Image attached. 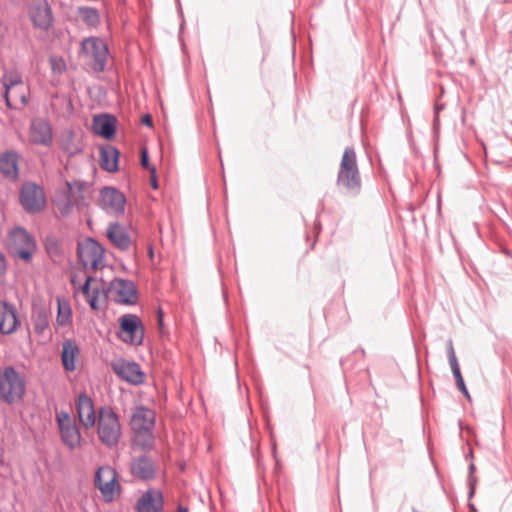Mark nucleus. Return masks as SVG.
Wrapping results in <instances>:
<instances>
[{
  "mask_svg": "<svg viewBox=\"0 0 512 512\" xmlns=\"http://www.w3.org/2000/svg\"><path fill=\"white\" fill-rule=\"evenodd\" d=\"M97 436L99 441L107 446L114 447L118 444L122 428L118 415L109 406L98 408Z\"/></svg>",
  "mask_w": 512,
  "mask_h": 512,
  "instance_id": "obj_1",
  "label": "nucleus"
},
{
  "mask_svg": "<svg viewBox=\"0 0 512 512\" xmlns=\"http://www.w3.org/2000/svg\"><path fill=\"white\" fill-rule=\"evenodd\" d=\"M26 390V382L22 374L12 366L0 370V399L7 404L20 401Z\"/></svg>",
  "mask_w": 512,
  "mask_h": 512,
  "instance_id": "obj_2",
  "label": "nucleus"
},
{
  "mask_svg": "<svg viewBox=\"0 0 512 512\" xmlns=\"http://www.w3.org/2000/svg\"><path fill=\"white\" fill-rule=\"evenodd\" d=\"M337 185L352 192H358L360 190L361 177L356 153L352 147H347L342 155L337 175Z\"/></svg>",
  "mask_w": 512,
  "mask_h": 512,
  "instance_id": "obj_3",
  "label": "nucleus"
},
{
  "mask_svg": "<svg viewBox=\"0 0 512 512\" xmlns=\"http://www.w3.org/2000/svg\"><path fill=\"white\" fill-rule=\"evenodd\" d=\"M4 87V98L9 108L19 109L27 102L28 86L23 82L17 71H6L1 79Z\"/></svg>",
  "mask_w": 512,
  "mask_h": 512,
  "instance_id": "obj_4",
  "label": "nucleus"
},
{
  "mask_svg": "<svg viewBox=\"0 0 512 512\" xmlns=\"http://www.w3.org/2000/svg\"><path fill=\"white\" fill-rule=\"evenodd\" d=\"M81 56L94 72H103L106 68L109 50L107 44L98 37H88L81 42Z\"/></svg>",
  "mask_w": 512,
  "mask_h": 512,
  "instance_id": "obj_5",
  "label": "nucleus"
},
{
  "mask_svg": "<svg viewBox=\"0 0 512 512\" xmlns=\"http://www.w3.org/2000/svg\"><path fill=\"white\" fill-rule=\"evenodd\" d=\"M9 249L13 256L28 263L31 261L33 253L36 250V242L23 228H15L9 233Z\"/></svg>",
  "mask_w": 512,
  "mask_h": 512,
  "instance_id": "obj_6",
  "label": "nucleus"
},
{
  "mask_svg": "<svg viewBox=\"0 0 512 512\" xmlns=\"http://www.w3.org/2000/svg\"><path fill=\"white\" fill-rule=\"evenodd\" d=\"M78 257L85 269L96 271L104 267V248L95 240L88 238L78 244Z\"/></svg>",
  "mask_w": 512,
  "mask_h": 512,
  "instance_id": "obj_7",
  "label": "nucleus"
},
{
  "mask_svg": "<svg viewBox=\"0 0 512 512\" xmlns=\"http://www.w3.org/2000/svg\"><path fill=\"white\" fill-rule=\"evenodd\" d=\"M95 486L106 502L113 501L120 492L116 470L110 466L99 467L95 474Z\"/></svg>",
  "mask_w": 512,
  "mask_h": 512,
  "instance_id": "obj_8",
  "label": "nucleus"
},
{
  "mask_svg": "<svg viewBox=\"0 0 512 512\" xmlns=\"http://www.w3.org/2000/svg\"><path fill=\"white\" fill-rule=\"evenodd\" d=\"M56 420L62 442L71 450L78 448L81 443V434L76 422L70 417L69 413L65 411L59 412Z\"/></svg>",
  "mask_w": 512,
  "mask_h": 512,
  "instance_id": "obj_9",
  "label": "nucleus"
},
{
  "mask_svg": "<svg viewBox=\"0 0 512 512\" xmlns=\"http://www.w3.org/2000/svg\"><path fill=\"white\" fill-rule=\"evenodd\" d=\"M122 341L132 344L140 345L144 338V328L140 319L133 314H126L120 318Z\"/></svg>",
  "mask_w": 512,
  "mask_h": 512,
  "instance_id": "obj_10",
  "label": "nucleus"
},
{
  "mask_svg": "<svg viewBox=\"0 0 512 512\" xmlns=\"http://www.w3.org/2000/svg\"><path fill=\"white\" fill-rule=\"evenodd\" d=\"M81 292L93 310H99L100 303L105 302L107 298H110L108 288H105V284L91 276L86 278L83 286L81 287Z\"/></svg>",
  "mask_w": 512,
  "mask_h": 512,
  "instance_id": "obj_11",
  "label": "nucleus"
},
{
  "mask_svg": "<svg viewBox=\"0 0 512 512\" xmlns=\"http://www.w3.org/2000/svg\"><path fill=\"white\" fill-rule=\"evenodd\" d=\"M108 294L111 299L120 304H134L137 300V292L134 284L129 280L114 279L108 286Z\"/></svg>",
  "mask_w": 512,
  "mask_h": 512,
  "instance_id": "obj_12",
  "label": "nucleus"
},
{
  "mask_svg": "<svg viewBox=\"0 0 512 512\" xmlns=\"http://www.w3.org/2000/svg\"><path fill=\"white\" fill-rule=\"evenodd\" d=\"M126 199L124 195L113 187H104L100 191L99 206L108 214L121 215L124 212Z\"/></svg>",
  "mask_w": 512,
  "mask_h": 512,
  "instance_id": "obj_13",
  "label": "nucleus"
},
{
  "mask_svg": "<svg viewBox=\"0 0 512 512\" xmlns=\"http://www.w3.org/2000/svg\"><path fill=\"white\" fill-rule=\"evenodd\" d=\"M20 201L27 212H37L45 206L43 190L34 183H26L22 186Z\"/></svg>",
  "mask_w": 512,
  "mask_h": 512,
  "instance_id": "obj_14",
  "label": "nucleus"
},
{
  "mask_svg": "<svg viewBox=\"0 0 512 512\" xmlns=\"http://www.w3.org/2000/svg\"><path fill=\"white\" fill-rule=\"evenodd\" d=\"M76 411L79 422L86 429L96 425L98 410H95L94 402L86 393H80L76 400Z\"/></svg>",
  "mask_w": 512,
  "mask_h": 512,
  "instance_id": "obj_15",
  "label": "nucleus"
},
{
  "mask_svg": "<svg viewBox=\"0 0 512 512\" xmlns=\"http://www.w3.org/2000/svg\"><path fill=\"white\" fill-rule=\"evenodd\" d=\"M29 16L36 28L47 31L53 24L52 10L46 0H36L29 9Z\"/></svg>",
  "mask_w": 512,
  "mask_h": 512,
  "instance_id": "obj_16",
  "label": "nucleus"
},
{
  "mask_svg": "<svg viewBox=\"0 0 512 512\" xmlns=\"http://www.w3.org/2000/svg\"><path fill=\"white\" fill-rule=\"evenodd\" d=\"M52 128L44 118H33L29 127V140L33 144L50 146L52 143Z\"/></svg>",
  "mask_w": 512,
  "mask_h": 512,
  "instance_id": "obj_17",
  "label": "nucleus"
},
{
  "mask_svg": "<svg viewBox=\"0 0 512 512\" xmlns=\"http://www.w3.org/2000/svg\"><path fill=\"white\" fill-rule=\"evenodd\" d=\"M65 185L67 187L66 199L58 203V209L63 216H67L73 206L79 207L84 204V197L82 195L84 183L81 181H66Z\"/></svg>",
  "mask_w": 512,
  "mask_h": 512,
  "instance_id": "obj_18",
  "label": "nucleus"
},
{
  "mask_svg": "<svg viewBox=\"0 0 512 512\" xmlns=\"http://www.w3.org/2000/svg\"><path fill=\"white\" fill-rule=\"evenodd\" d=\"M112 369L116 375L130 384L139 385L144 382V373L135 362L120 360L113 363Z\"/></svg>",
  "mask_w": 512,
  "mask_h": 512,
  "instance_id": "obj_19",
  "label": "nucleus"
},
{
  "mask_svg": "<svg viewBox=\"0 0 512 512\" xmlns=\"http://www.w3.org/2000/svg\"><path fill=\"white\" fill-rule=\"evenodd\" d=\"M155 412L144 406H137L132 410L130 426L132 430H153Z\"/></svg>",
  "mask_w": 512,
  "mask_h": 512,
  "instance_id": "obj_20",
  "label": "nucleus"
},
{
  "mask_svg": "<svg viewBox=\"0 0 512 512\" xmlns=\"http://www.w3.org/2000/svg\"><path fill=\"white\" fill-rule=\"evenodd\" d=\"M20 324L14 305L0 301V332L12 334Z\"/></svg>",
  "mask_w": 512,
  "mask_h": 512,
  "instance_id": "obj_21",
  "label": "nucleus"
},
{
  "mask_svg": "<svg viewBox=\"0 0 512 512\" xmlns=\"http://www.w3.org/2000/svg\"><path fill=\"white\" fill-rule=\"evenodd\" d=\"M109 241L119 250L127 251L132 246V240L126 228L119 223H111L106 230Z\"/></svg>",
  "mask_w": 512,
  "mask_h": 512,
  "instance_id": "obj_22",
  "label": "nucleus"
},
{
  "mask_svg": "<svg viewBox=\"0 0 512 512\" xmlns=\"http://www.w3.org/2000/svg\"><path fill=\"white\" fill-rule=\"evenodd\" d=\"M130 472L141 480H149L155 476V465L150 457L141 455L131 460Z\"/></svg>",
  "mask_w": 512,
  "mask_h": 512,
  "instance_id": "obj_23",
  "label": "nucleus"
},
{
  "mask_svg": "<svg viewBox=\"0 0 512 512\" xmlns=\"http://www.w3.org/2000/svg\"><path fill=\"white\" fill-rule=\"evenodd\" d=\"M138 512H161L163 497L159 491L148 490L137 501Z\"/></svg>",
  "mask_w": 512,
  "mask_h": 512,
  "instance_id": "obj_24",
  "label": "nucleus"
},
{
  "mask_svg": "<svg viewBox=\"0 0 512 512\" xmlns=\"http://www.w3.org/2000/svg\"><path fill=\"white\" fill-rule=\"evenodd\" d=\"M93 128L98 135L110 139L115 134L116 119L115 117L104 114L94 117Z\"/></svg>",
  "mask_w": 512,
  "mask_h": 512,
  "instance_id": "obj_25",
  "label": "nucleus"
},
{
  "mask_svg": "<svg viewBox=\"0 0 512 512\" xmlns=\"http://www.w3.org/2000/svg\"><path fill=\"white\" fill-rule=\"evenodd\" d=\"M79 354V347L75 341L67 339L62 344L61 359L63 367L67 371H74L76 368L75 361Z\"/></svg>",
  "mask_w": 512,
  "mask_h": 512,
  "instance_id": "obj_26",
  "label": "nucleus"
},
{
  "mask_svg": "<svg viewBox=\"0 0 512 512\" xmlns=\"http://www.w3.org/2000/svg\"><path fill=\"white\" fill-rule=\"evenodd\" d=\"M17 160L18 155L15 152H6L0 156V172L11 180L18 176Z\"/></svg>",
  "mask_w": 512,
  "mask_h": 512,
  "instance_id": "obj_27",
  "label": "nucleus"
},
{
  "mask_svg": "<svg viewBox=\"0 0 512 512\" xmlns=\"http://www.w3.org/2000/svg\"><path fill=\"white\" fill-rule=\"evenodd\" d=\"M119 151L112 146H105L100 149V165L108 172L118 170Z\"/></svg>",
  "mask_w": 512,
  "mask_h": 512,
  "instance_id": "obj_28",
  "label": "nucleus"
},
{
  "mask_svg": "<svg viewBox=\"0 0 512 512\" xmlns=\"http://www.w3.org/2000/svg\"><path fill=\"white\" fill-rule=\"evenodd\" d=\"M134 433L132 447L142 451H149L153 448L155 438L153 430H132Z\"/></svg>",
  "mask_w": 512,
  "mask_h": 512,
  "instance_id": "obj_29",
  "label": "nucleus"
},
{
  "mask_svg": "<svg viewBox=\"0 0 512 512\" xmlns=\"http://www.w3.org/2000/svg\"><path fill=\"white\" fill-rule=\"evenodd\" d=\"M57 306H58V313H57V323L60 326H66L70 324L72 319V312L70 305L67 301L61 298H57Z\"/></svg>",
  "mask_w": 512,
  "mask_h": 512,
  "instance_id": "obj_30",
  "label": "nucleus"
},
{
  "mask_svg": "<svg viewBox=\"0 0 512 512\" xmlns=\"http://www.w3.org/2000/svg\"><path fill=\"white\" fill-rule=\"evenodd\" d=\"M80 15L85 24L91 27H96L100 22L99 13L94 8H81Z\"/></svg>",
  "mask_w": 512,
  "mask_h": 512,
  "instance_id": "obj_31",
  "label": "nucleus"
},
{
  "mask_svg": "<svg viewBox=\"0 0 512 512\" xmlns=\"http://www.w3.org/2000/svg\"><path fill=\"white\" fill-rule=\"evenodd\" d=\"M452 373H453V376L455 378L457 388L464 394V396L467 399H470V395H469V392H468V390L466 388V385L464 383V380H463V377H462V374H461V371H460V367L456 368V369H453Z\"/></svg>",
  "mask_w": 512,
  "mask_h": 512,
  "instance_id": "obj_32",
  "label": "nucleus"
},
{
  "mask_svg": "<svg viewBox=\"0 0 512 512\" xmlns=\"http://www.w3.org/2000/svg\"><path fill=\"white\" fill-rule=\"evenodd\" d=\"M34 329L37 333H42L48 326L47 317L44 313H39L33 319Z\"/></svg>",
  "mask_w": 512,
  "mask_h": 512,
  "instance_id": "obj_33",
  "label": "nucleus"
},
{
  "mask_svg": "<svg viewBox=\"0 0 512 512\" xmlns=\"http://www.w3.org/2000/svg\"><path fill=\"white\" fill-rule=\"evenodd\" d=\"M46 251L50 255L57 256L60 254L61 249L57 240L48 238L45 243Z\"/></svg>",
  "mask_w": 512,
  "mask_h": 512,
  "instance_id": "obj_34",
  "label": "nucleus"
},
{
  "mask_svg": "<svg viewBox=\"0 0 512 512\" xmlns=\"http://www.w3.org/2000/svg\"><path fill=\"white\" fill-rule=\"evenodd\" d=\"M448 358H449V364H450L451 370L459 368V364H458V361L456 358V354L454 351L452 341H449V343H448Z\"/></svg>",
  "mask_w": 512,
  "mask_h": 512,
  "instance_id": "obj_35",
  "label": "nucleus"
},
{
  "mask_svg": "<svg viewBox=\"0 0 512 512\" xmlns=\"http://www.w3.org/2000/svg\"><path fill=\"white\" fill-rule=\"evenodd\" d=\"M474 472H475V465L472 463L469 466V482L471 485V491H470L471 495L474 493V485L476 483V477L474 476Z\"/></svg>",
  "mask_w": 512,
  "mask_h": 512,
  "instance_id": "obj_36",
  "label": "nucleus"
},
{
  "mask_svg": "<svg viewBox=\"0 0 512 512\" xmlns=\"http://www.w3.org/2000/svg\"><path fill=\"white\" fill-rule=\"evenodd\" d=\"M141 165L144 167V168H147L150 170V166H149V158H148V152L146 149H142L141 151Z\"/></svg>",
  "mask_w": 512,
  "mask_h": 512,
  "instance_id": "obj_37",
  "label": "nucleus"
},
{
  "mask_svg": "<svg viewBox=\"0 0 512 512\" xmlns=\"http://www.w3.org/2000/svg\"><path fill=\"white\" fill-rule=\"evenodd\" d=\"M150 174H151V185H152L153 189H157L158 188V182H157V179H156V168L154 166H152L150 168Z\"/></svg>",
  "mask_w": 512,
  "mask_h": 512,
  "instance_id": "obj_38",
  "label": "nucleus"
},
{
  "mask_svg": "<svg viewBox=\"0 0 512 512\" xmlns=\"http://www.w3.org/2000/svg\"><path fill=\"white\" fill-rule=\"evenodd\" d=\"M6 270L5 259L3 254L0 253V277L4 275Z\"/></svg>",
  "mask_w": 512,
  "mask_h": 512,
  "instance_id": "obj_39",
  "label": "nucleus"
},
{
  "mask_svg": "<svg viewBox=\"0 0 512 512\" xmlns=\"http://www.w3.org/2000/svg\"><path fill=\"white\" fill-rule=\"evenodd\" d=\"M142 123L146 126H152V117L149 114H146L142 117Z\"/></svg>",
  "mask_w": 512,
  "mask_h": 512,
  "instance_id": "obj_40",
  "label": "nucleus"
},
{
  "mask_svg": "<svg viewBox=\"0 0 512 512\" xmlns=\"http://www.w3.org/2000/svg\"><path fill=\"white\" fill-rule=\"evenodd\" d=\"M3 463H4V450L0 446V466L3 465Z\"/></svg>",
  "mask_w": 512,
  "mask_h": 512,
  "instance_id": "obj_41",
  "label": "nucleus"
},
{
  "mask_svg": "<svg viewBox=\"0 0 512 512\" xmlns=\"http://www.w3.org/2000/svg\"><path fill=\"white\" fill-rule=\"evenodd\" d=\"M162 321H163V314H162L161 310H159V312H158V323H159V326L162 325Z\"/></svg>",
  "mask_w": 512,
  "mask_h": 512,
  "instance_id": "obj_42",
  "label": "nucleus"
},
{
  "mask_svg": "<svg viewBox=\"0 0 512 512\" xmlns=\"http://www.w3.org/2000/svg\"><path fill=\"white\" fill-rule=\"evenodd\" d=\"M177 512H188V509L184 506H179Z\"/></svg>",
  "mask_w": 512,
  "mask_h": 512,
  "instance_id": "obj_43",
  "label": "nucleus"
},
{
  "mask_svg": "<svg viewBox=\"0 0 512 512\" xmlns=\"http://www.w3.org/2000/svg\"><path fill=\"white\" fill-rule=\"evenodd\" d=\"M149 255H150L151 257L153 256V251H152V249H150V251H149Z\"/></svg>",
  "mask_w": 512,
  "mask_h": 512,
  "instance_id": "obj_44",
  "label": "nucleus"
},
{
  "mask_svg": "<svg viewBox=\"0 0 512 512\" xmlns=\"http://www.w3.org/2000/svg\"><path fill=\"white\" fill-rule=\"evenodd\" d=\"M413 512H417L416 510H413Z\"/></svg>",
  "mask_w": 512,
  "mask_h": 512,
  "instance_id": "obj_45",
  "label": "nucleus"
}]
</instances>
